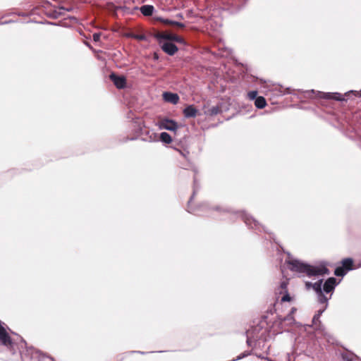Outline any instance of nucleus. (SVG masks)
<instances>
[{"instance_id":"nucleus-1","label":"nucleus","mask_w":361,"mask_h":361,"mask_svg":"<svg viewBox=\"0 0 361 361\" xmlns=\"http://www.w3.org/2000/svg\"><path fill=\"white\" fill-rule=\"evenodd\" d=\"M341 279L338 281L334 278L330 277L323 284V279H319L316 282L312 283L307 281L305 282V286L307 289L312 288L317 295L318 301L320 304L324 305V307L319 310L315 314L317 317L320 318L322 313L326 309L328 306V301L330 300L331 297V294L334 290L336 286L339 284Z\"/></svg>"},{"instance_id":"nucleus-2","label":"nucleus","mask_w":361,"mask_h":361,"mask_svg":"<svg viewBox=\"0 0 361 361\" xmlns=\"http://www.w3.org/2000/svg\"><path fill=\"white\" fill-rule=\"evenodd\" d=\"M288 264V268L290 271H329L328 267L333 268V266L327 262L322 261L319 262L318 269H314L310 264L304 263L298 259L288 256L286 261Z\"/></svg>"},{"instance_id":"nucleus-3","label":"nucleus","mask_w":361,"mask_h":361,"mask_svg":"<svg viewBox=\"0 0 361 361\" xmlns=\"http://www.w3.org/2000/svg\"><path fill=\"white\" fill-rule=\"evenodd\" d=\"M22 361H54L53 358L42 354L39 350L28 348L21 353Z\"/></svg>"},{"instance_id":"nucleus-4","label":"nucleus","mask_w":361,"mask_h":361,"mask_svg":"<svg viewBox=\"0 0 361 361\" xmlns=\"http://www.w3.org/2000/svg\"><path fill=\"white\" fill-rule=\"evenodd\" d=\"M2 324L3 323L0 321V344L3 346L4 350L6 353L13 355L15 354L16 344L12 342Z\"/></svg>"},{"instance_id":"nucleus-5","label":"nucleus","mask_w":361,"mask_h":361,"mask_svg":"<svg viewBox=\"0 0 361 361\" xmlns=\"http://www.w3.org/2000/svg\"><path fill=\"white\" fill-rule=\"evenodd\" d=\"M158 126L159 129H164L176 132L178 128V124L173 120L164 118L159 121Z\"/></svg>"},{"instance_id":"nucleus-6","label":"nucleus","mask_w":361,"mask_h":361,"mask_svg":"<svg viewBox=\"0 0 361 361\" xmlns=\"http://www.w3.org/2000/svg\"><path fill=\"white\" fill-rule=\"evenodd\" d=\"M317 94L319 97L324 98V99H333L338 101H343L345 100L344 95L340 93H325L322 92H317Z\"/></svg>"},{"instance_id":"nucleus-7","label":"nucleus","mask_w":361,"mask_h":361,"mask_svg":"<svg viewBox=\"0 0 361 361\" xmlns=\"http://www.w3.org/2000/svg\"><path fill=\"white\" fill-rule=\"evenodd\" d=\"M342 267H335L334 271H351L356 268L353 265V261L350 258H345L342 262Z\"/></svg>"},{"instance_id":"nucleus-8","label":"nucleus","mask_w":361,"mask_h":361,"mask_svg":"<svg viewBox=\"0 0 361 361\" xmlns=\"http://www.w3.org/2000/svg\"><path fill=\"white\" fill-rule=\"evenodd\" d=\"M161 43V49L162 50L166 52V54H168L169 55H173L177 51H178V48L177 47L170 42H160Z\"/></svg>"},{"instance_id":"nucleus-9","label":"nucleus","mask_w":361,"mask_h":361,"mask_svg":"<svg viewBox=\"0 0 361 361\" xmlns=\"http://www.w3.org/2000/svg\"><path fill=\"white\" fill-rule=\"evenodd\" d=\"M110 78L114 82L115 86L118 89H122L126 87V80L123 76H117L115 74H111Z\"/></svg>"},{"instance_id":"nucleus-10","label":"nucleus","mask_w":361,"mask_h":361,"mask_svg":"<svg viewBox=\"0 0 361 361\" xmlns=\"http://www.w3.org/2000/svg\"><path fill=\"white\" fill-rule=\"evenodd\" d=\"M163 99L165 102L176 104L179 101V97L176 93L166 92L163 93Z\"/></svg>"},{"instance_id":"nucleus-11","label":"nucleus","mask_w":361,"mask_h":361,"mask_svg":"<svg viewBox=\"0 0 361 361\" xmlns=\"http://www.w3.org/2000/svg\"><path fill=\"white\" fill-rule=\"evenodd\" d=\"M197 109L192 105L188 106L183 110L184 116L186 118L195 117L197 115Z\"/></svg>"},{"instance_id":"nucleus-12","label":"nucleus","mask_w":361,"mask_h":361,"mask_svg":"<svg viewBox=\"0 0 361 361\" xmlns=\"http://www.w3.org/2000/svg\"><path fill=\"white\" fill-rule=\"evenodd\" d=\"M176 35L170 32H161L157 35V38L159 40H171L173 41V38Z\"/></svg>"},{"instance_id":"nucleus-13","label":"nucleus","mask_w":361,"mask_h":361,"mask_svg":"<svg viewBox=\"0 0 361 361\" xmlns=\"http://www.w3.org/2000/svg\"><path fill=\"white\" fill-rule=\"evenodd\" d=\"M141 13L146 16H151L154 11V7L151 5H144L140 8Z\"/></svg>"},{"instance_id":"nucleus-14","label":"nucleus","mask_w":361,"mask_h":361,"mask_svg":"<svg viewBox=\"0 0 361 361\" xmlns=\"http://www.w3.org/2000/svg\"><path fill=\"white\" fill-rule=\"evenodd\" d=\"M278 319L280 321L281 324H283V322H285L287 324L290 325L295 322V319H294L293 315H292V314H288L285 317H279Z\"/></svg>"},{"instance_id":"nucleus-15","label":"nucleus","mask_w":361,"mask_h":361,"mask_svg":"<svg viewBox=\"0 0 361 361\" xmlns=\"http://www.w3.org/2000/svg\"><path fill=\"white\" fill-rule=\"evenodd\" d=\"M159 139L165 144H170L172 142L171 135L166 132L161 133L159 136Z\"/></svg>"},{"instance_id":"nucleus-16","label":"nucleus","mask_w":361,"mask_h":361,"mask_svg":"<svg viewBox=\"0 0 361 361\" xmlns=\"http://www.w3.org/2000/svg\"><path fill=\"white\" fill-rule=\"evenodd\" d=\"M266 104V100L263 97H258L255 101V105L258 109H263Z\"/></svg>"},{"instance_id":"nucleus-17","label":"nucleus","mask_w":361,"mask_h":361,"mask_svg":"<svg viewBox=\"0 0 361 361\" xmlns=\"http://www.w3.org/2000/svg\"><path fill=\"white\" fill-rule=\"evenodd\" d=\"M220 109L217 106H212L206 111V114L210 116L216 115L219 113Z\"/></svg>"},{"instance_id":"nucleus-18","label":"nucleus","mask_w":361,"mask_h":361,"mask_svg":"<svg viewBox=\"0 0 361 361\" xmlns=\"http://www.w3.org/2000/svg\"><path fill=\"white\" fill-rule=\"evenodd\" d=\"M283 295L281 297V302H290L292 300V298L288 294V290H286V292L283 293Z\"/></svg>"},{"instance_id":"nucleus-19","label":"nucleus","mask_w":361,"mask_h":361,"mask_svg":"<svg viewBox=\"0 0 361 361\" xmlns=\"http://www.w3.org/2000/svg\"><path fill=\"white\" fill-rule=\"evenodd\" d=\"M245 223L247 224V225H251L252 223H254L255 224V226H257V224H258L255 219H253L252 217H247V216H245Z\"/></svg>"},{"instance_id":"nucleus-20","label":"nucleus","mask_w":361,"mask_h":361,"mask_svg":"<svg viewBox=\"0 0 361 361\" xmlns=\"http://www.w3.org/2000/svg\"><path fill=\"white\" fill-rule=\"evenodd\" d=\"M287 286H288V281H282L280 286L281 290L279 292L280 294H282L283 293L286 292L287 290Z\"/></svg>"},{"instance_id":"nucleus-21","label":"nucleus","mask_w":361,"mask_h":361,"mask_svg":"<svg viewBox=\"0 0 361 361\" xmlns=\"http://www.w3.org/2000/svg\"><path fill=\"white\" fill-rule=\"evenodd\" d=\"M128 36H130V37H133L134 39H138V40H145V39H146V37L144 35L130 34Z\"/></svg>"},{"instance_id":"nucleus-22","label":"nucleus","mask_w":361,"mask_h":361,"mask_svg":"<svg viewBox=\"0 0 361 361\" xmlns=\"http://www.w3.org/2000/svg\"><path fill=\"white\" fill-rule=\"evenodd\" d=\"M257 91H251V92H249L247 94L249 99L251 100L256 99V98H257Z\"/></svg>"},{"instance_id":"nucleus-23","label":"nucleus","mask_w":361,"mask_h":361,"mask_svg":"<svg viewBox=\"0 0 361 361\" xmlns=\"http://www.w3.org/2000/svg\"><path fill=\"white\" fill-rule=\"evenodd\" d=\"M173 41L176 42H178L180 44H185L184 39L182 37H179L178 35L174 36Z\"/></svg>"},{"instance_id":"nucleus-24","label":"nucleus","mask_w":361,"mask_h":361,"mask_svg":"<svg viewBox=\"0 0 361 361\" xmlns=\"http://www.w3.org/2000/svg\"><path fill=\"white\" fill-rule=\"evenodd\" d=\"M158 140V135L155 133H152V135L149 136L150 142H155L157 141Z\"/></svg>"},{"instance_id":"nucleus-25","label":"nucleus","mask_w":361,"mask_h":361,"mask_svg":"<svg viewBox=\"0 0 361 361\" xmlns=\"http://www.w3.org/2000/svg\"><path fill=\"white\" fill-rule=\"evenodd\" d=\"M250 354V353H249V352H245V353L240 354L239 356H238L236 359L232 360L231 361H235V360H240V359H242L243 357H247Z\"/></svg>"},{"instance_id":"nucleus-26","label":"nucleus","mask_w":361,"mask_h":361,"mask_svg":"<svg viewBox=\"0 0 361 361\" xmlns=\"http://www.w3.org/2000/svg\"><path fill=\"white\" fill-rule=\"evenodd\" d=\"M100 37H101V33H99V32L94 33L92 35V38L94 42H99L100 39Z\"/></svg>"},{"instance_id":"nucleus-27","label":"nucleus","mask_w":361,"mask_h":361,"mask_svg":"<svg viewBox=\"0 0 361 361\" xmlns=\"http://www.w3.org/2000/svg\"><path fill=\"white\" fill-rule=\"evenodd\" d=\"M317 323L320 324L319 317L315 314L312 318V325L316 326Z\"/></svg>"},{"instance_id":"nucleus-28","label":"nucleus","mask_w":361,"mask_h":361,"mask_svg":"<svg viewBox=\"0 0 361 361\" xmlns=\"http://www.w3.org/2000/svg\"><path fill=\"white\" fill-rule=\"evenodd\" d=\"M161 21L165 25H174L175 22L169 19H161Z\"/></svg>"},{"instance_id":"nucleus-29","label":"nucleus","mask_w":361,"mask_h":361,"mask_svg":"<svg viewBox=\"0 0 361 361\" xmlns=\"http://www.w3.org/2000/svg\"><path fill=\"white\" fill-rule=\"evenodd\" d=\"M306 273L307 274V276L309 277H311V276H319L321 274H324V272H313V271H311V272H306Z\"/></svg>"},{"instance_id":"nucleus-30","label":"nucleus","mask_w":361,"mask_h":361,"mask_svg":"<svg viewBox=\"0 0 361 361\" xmlns=\"http://www.w3.org/2000/svg\"><path fill=\"white\" fill-rule=\"evenodd\" d=\"M335 275L341 277V279L347 274V272H334Z\"/></svg>"},{"instance_id":"nucleus-31","label":"nucleus","mask_w":361,"mask_h":361,"mask_svg":"<svg viewBox=\"0 0 361 361\" xmlns=\"http://www.w3.org/2000/svg\"><path fill=\"white\" fill-rule=\"evenodd\" d=\"M176 25V26H178L179 27H184V26H185L183 23H178V22H176V21L174 22V25Z\"/></svg>"},{"instance_id":"nucleus-32","label":"nucleus","mask_w":361,"mask_h":361,"mask_svg":"<svg viewBox=\"0 0 361 361\" xmlns=\"http://www.w3.org/2000/svg\"><path fill=\"white\" fill-rule=\"evenodd\" d=\"M252 339L249 336H247V345H250V346L252 345Z\"/></svg>"},{"instance_id":"nucleus-33","label":"nucleus","mask_w":361,"mask_h":361,"mask_svg":"<svg viewBox=\"0 0 361 361\" xmlns=\"http://www.w3.org/2000/svg\"><path fill=\"white\" fill-rule=\"evenodd\" d=\"M350 93H355V94L356 96H358V97H360V94L358 92H357V91L351 90L350 92H348L347 94H350Z\"/></svg>"},{"instance_id":"nucleus-34","label":"nucleus","mask_w":361,"mask_h":361,"mask_svg":"<svg viewBox=\"0 0 361 361\" xmlns=\"http://www.w3.org/2000/svg\"><path fill=\"white\" fill-rule=\"evenodd\" d=\"M306 94H307V96H308V97H310V94H315V92H314V90H310V91H307V92H306Z\"/></svg>"},{"instance_id":"nucleus-35","label":"nucleus","mask_w":361,"mask_h":361,"mask_svg":"<svg viewBox=\"0 0 361 361\" xmlns=\"http://www.w3.org/2000/svg\"><path fill=\"white\" fill-rule=\"evenodd\" d=\"M295 311H296V308L293 307L289 314H292V315H293V314L295 312Z\"/></svg>"},{"instance_id":"nucleus-36","label":"nucleus","mask_w":361,"mask_h":361,"mask_svg":"<svg viewBox=\"0 0 361 361\" xmlns=\"http://www.w3.org/2000/svg\"><path fill=\"white\" fill-rule=\"evenodd\" d=\"M177 17L180 18H183V16L181 14H178L177 15Z\"/></svg>"},{"instance_id":"nucleus-37","label":"nucleus","mask_w":361,"mask_h":361,"mask_svg":"<svg viewBox=\"0 0 361 361\" xmlns=\"http://www.w3.org/2000/svg\"><path fill=\"white\" fill-rule=\"evenodd\" d=\"M137 353H140V354H145V353L142 352V351H137Z\"/></svg>"},{"instance_id":"nucleus-38","label":"nucleus","mask_w":361,"mask_h":361,"mask_svg":"<svg viewBox=\"0 0 361 361\" xmlns=\"http://www.w3.org/2000/svg\"><path fill=\"white\" fill-rule=\"evenodd\" d=\"M266 359H267L268 361H274L273 360H271V359H270V358H268V357H267Z\"/></svg>"},{"instance_id":"nucleus-39","label":"nucleus","mask_w":361,"mask_h":361,"mask_svg":"<svg viewBox=\"0 0 361 361\" xmlns=\"http://www.w3.org/2000/svg\"><path fill=\"white\" fill-rule=\"evenodd\" d=\"M1 359H5V360H6L7 361H8V360L7 358L4 357H1Z\"/></svg>"}]
</instances>
